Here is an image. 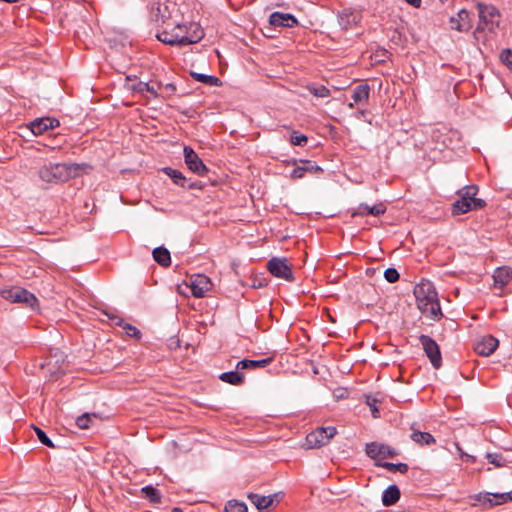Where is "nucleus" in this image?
Masks as SVG:
<instances>
[{
	"label": "nucleus",
	"mask_w": 512,
	"mask_h": 512,
	"mask_svg": "<svg viewBox=\"0 0 512 512\" xmlns=\"http://www.w3.org/2000/svg\"><path fill=\"white\" fill-rule=\"evenodd\" d=\"M414 296L416 298L419 310L427 317L436 320L442 316L438 293L429 280L423 279L414 288Z\"/></svg>",
	"instance_id": "nucleus-1"
},
{
	"label": "nucleus",
	"mask_w": 512,
	"mask_h": 512,
	"mask_svg": "<svg viewBox=\"0 0 512 512\" xmlns=\"http://www.w3.org/2000/svg\"><path fill=\"white\" fill-rule=\"evenodd\" d=\"M83 166H85V164L49 163L39 169L38 175L43 182L57 184L78 176Z\"/></svg>",
	"instance_id": "nucleus-2"
},
{
	"label": "nucleus",
	"mask_w": 512,
	"mask_h": 512,
	"mask_svg": "<svg viewBox=\"0 0 512 512\" xmlns=\"http://www.w3.org/2000/svg\"><path fill=\"white\" fill-rule=\"evenodd\" d=\"M479 23L476 27L475 33L488 29L492 31L494 27L499 24V11L492 5L478 3Z\"/></svg>",
	"instance_id": "nucleus-3"
},
{
	"label": "nucleus",
	"mask_w": 512,
	"mask_h": 512,
	"mask_svg": "<svg viewBox=\"0 0 512 512\" xmlns=\"http://www.w3.org/2000/svg\"><path fill=\"white\" fill-rule=\"evenodd\" d=\"M336 432V428L332 426L319 427L307 434L303 447L306 449L320 448L326 445Z\"/></svg>",
	"instance_id": "nucleus-4"
},
{
	"label": "nucleus",
	"mask_w": 512,
	"mask_h": 512,
	"mask_svg": "<svg viewBox=\"0 0 512 512\" xmlns=\"http://www.w3.org/2000/svg\"><path fill=\"white\" fill-rule=\"evenodd\" d=\"M0 295L3 299L11 303H24L31 308H34L38 303L34 294L21 287L1 289Z\"/></svg>",
	"instance_id": "nucleus-5"
},
{
	"label": "nucleus",
	"mask_w": 512,
	"mask_h": 512,
	"mask_svg": "<svg viewBox=\"0 0 512 512\" xmlns=\"http://www.w3.org/2000/svg\"><path fill=\"white\" fill-rule=\"evenodd\" d=\"M176 33L187 38L185 43H179V46H186L199 42L204 37V32L199 24L190 22L187 24H178L175 26Z\"/></svg>",
	"instance_id": "nucleus-6"
},
{
	"label": "nucleus",
	"mask_w": 512,
	"mask_h": 512,
	"mask_svg": "<svg viewBox=\"0 0 512 512\" xmlns=\"http://www.w3.org/2000/svg\"><path fill=\"white\" fill-rule=\"evenodd\" d=\"M267 269L274 277L284 279L288 282L295 280L291 266L285 258L273 257L268 261Z\"/></svg>",
	"instance_id": "nucleus-7"
},
{
	"label": "nucleus",
	"mask_w": 512,
	"mask_h": 512,
	"mask_svg": "<svg viewBox=\"0 0 512 512\" xmlns=\"http://www.w3.org/2000/svg\"><path fill=\"white\" fill-rule=\"evenodd\" d=\"M176 10V4L170 0H154L151 4L150 15L156 22H165Z\"/></svg>",
	"instance_id": "nucleus-8"
},
{
	"label": "nucleus",
	"mask_w": 512,
	"mask_h": 512,
	"mask_svg": "<svg viewBox=\"0 0 512 512\" xmlns=\"http://www.w3.org/2000/svg\"><path fill=\"white\" fill-rule=\"evenodd\" d=\"M419 341L432 366L435 369H439L442 365V357L437 342L430 336L424 334L420 335Z\"/></svg>",
	"instance_id": "nucleus-9"
},
{
	"label": "nucleus",
	"mask_w": 512,
	"mask_h": 512,
	"mask_svg": "<svg viewBox=\"0 0 512 512\" xmlns=\"http://www.w3.org/2000/svg\"><path fill=\"white\" fill-rule=\"evenodd\" d=\"M183 156L184 162L190 171L198 176H205L208 173L209 169L192 147L184 146Z\"/></svg>",
	"instance_id": "nucleus-10"
},
{
	"label": "nucleus",
	"mask_w": 512,
	"mask_h": 512,
	"mask_svg": "<svg viewBox=\"0 0 512 512\" xmlns=\"http://www.w3.org/2000/svg\"><path fill=\"white\" fill-rule=\"evenodd\" d=\"M474 498L485 507H494L512 501V490L505 493H479Z\"/></svg>",
	"instance_id": "nucleus-11"
},
{
	"label": "nucleus",
	"mask_w": 512,
	"mask_h": 512,
	"mask_svg": "<svg viewBox=\"0 0 512 512\" xmlns=\"http://www.w3.org/2000/svg\"><path fill=\"white\" fill-rule=\"evenodd\" d=\"M365 452L371 459H386L397 456V452L393 448L378 442L366 444Z\"/></svg>",
	"instance_id": "nucleus-12"
},
{
	"label": "nucleus",
	"mask_w": 512,
	"mask_h": 512,
	"mask_svg": "<svg viewBox=\"0 0 512 512\" xmlns=\"http://www.w3.org/2000/svg\"><path fill=\"white\" fill-rule=\"evenodd\" d=\"M450 28L459 32H468L472 28L470 13L466 9H461L457 16L449 19Z\"/></svg>",
	"instance_id": "nucleus-13"
},
{
	"label": "nucleus",
	"mask_w": 512,
	"mask_h": 512,
	"mask_svg": "<svg viewBox=\"0 0 512 512\" xmlns=\"http://www.w3.org/2000/svg\"><path fill=\"white\" fill-rule=\"evenodd\" d=\"M498 345L499 341L497 338L492 335H485L475 343L474 350L481 356H490L497 349Z\"/></svg>",
	"instance_id": "nucleus-14"
},
{
	"label": "nucleus",
	"mask_w": 512,
	"mask_h": 512,
	"mask_svg": "<svg viewBox=\"0 0 512 512\" xmlns=\"http://www.w3.org/2000/svg\"><path fill=\"white\" fill-rule=\"evenodd\" d=\"M60 125V122L56 118L42 117L36 118L30 122L29 127L34 135H41L49 129L56 128Z\"/></svg>",
	"instance_id": "nucleus-15"
},
{
	"label": "nucleus",
	"mask_w": 512,
	"mask_h": 512,
	"mask_svg": "<svg viewBox=\"0 0 512 512\" xmlns=\"http://www.w3.org/2000/svg\"><path fill=\"white\" fill-rule=\"evenodd\" d=\"M211 285V281L207 276L198 274L191 279V293L196 298H202L205 296V293L210 290Z\"/></svg>",
	"instance_id": "nucleus-16"
},
{
	"label": "nucleus",
	"mask_w": 512,
	"mask_h": 512,
	"mask_svg": "<svg viewBox=\"0 0 512 512\" xmlns=\"http://www.w3.org/2000/svg\"><path fill=\"white\" fill-rule=\"evenodd\" d=\"M269 24L273 27L292 28L298 25V21L290 13L273 12L269 17Z\"/></svg>",
	"instance_id": "nucleus-17"
},
{
	"label": "nucleus",
	"mask_w": 512,
	"mask_h": 512,
	"mask_svg": "<svg viewBox=\"0 0 512 512\" xmlns=\"http://www.w3.org/2000/svg\"><path fill=\"white\" fill-rule=\"evenodd\" d=\"M478 192V187L476 185H468L460 189L457 194L460 198H465V200L470 201L472 205H474V209H482L485 207L486 202L481 198H476V194Z\"/></svg>",
	"instance_id": "nucleus-18"
},
{
	"label": "nucleus",
	"mask_w": 512,
	"mask_h": 512,
	"mask_svg": "<svg viewBox=\"0 0 512 512\" xmlns=\"http://www.w3.org/2000/svg\"><path fill=\"white\" fill-rule=\"evenodd\" d=\"M361 20V15L357 11L343 10L338 15V22L342 29L347 30L356 26Z\"/></svg>",
	"instance_id": "nucleus-19"
},
{
	"label": "nucleus",
	"mask_w": 512,
	"mask_h": 512,
	"mask_svg": "<svg viewBox=\"0 0 512 512\" xmlns=\"http://www.w3.org/2000/svg\"><path fill=\"white\" fill-rule=\"evenodd\" d=\"M386 211V206L383 203H378L373 206H369L365 203H361L357 210L352 212V217L356 216H365V215H373L380 216L384 214Z\"/></svg>",
	"instance_id": "nucleus-20"
},
{
	"label": "nucleus",
	"mask_w": 512,
	"mask_h": 512,
	"mask_svg": "<svg viewBox=\"0 0 512 512\" xmlns=\"http://www.w3.org/2000/svg\"><path fill=\"white\" fill-rule=\"evenodd\" d=\"M273 361L272 357H267L260 360L243 359L236 364L237 370H254L258 368H264Z\"/></svg>",
	"instance_id": "nucleus-21"
},
{
	"label": "nucleus",
	"mask_w": 512,
	"mask_h": 512,
	"mask_svg": "<svg viewBox=\"0 0 512 512\" xmlns=\"http://www.w3.org/2000/svg\"><path fill=\"white\" fill-rule=\"evenodd\" d=\"M411 430L410 439L419 446H430L436 442L432 434L416 429L414 424L411 426Z\"/></svg>",
	"instance_id": "nucleus-22"
},
{
	"label": "nucleus",
	"mask_w": 512,
	"mask_h": 512,
	"mask_svg": "<svg viewBox=\"0 0 512 512\" xmlns=\"http://www.w3.org/2000/svg\"><path fill=\"white\" fill-rule=\"evenodd\" d=\"M157 38L164 44L173 46H179V43H185V40H187V38H183L182 35L176 33L175 27L171 31L164 30L159 32Z\"/></svg>",
	"instance_id": "nucleus-23"
},
{
	"label": "nucleus",
	"mask_w": 512,
	"mask_h": 512,
	"mask_svg": "<svg viewBox=\"0 0 512 512\" xmlns=\"http://www.w3.org/2000/svg\"><path fill=\"white\" fill-rule=\"evenodd\" d=\"M370 86L366 83L357 85L352 92V99L356 105H366L369 100Z\"/></svg>",
	"instance_id": "nucleus-24"
},
{
	"label": "nucleus",
	"mask_w": 512,
	"mask_h": 512,
	"mask_svg": "<svg viewBox=\"0 0 512 512\" xmlns=\"http://www.w3.org/2000/svg\"><path fill=\"white\" fill-rule=\"evenodd\" d=\"M493 279L495 287L502 288L512 279V268L506 266L497 268L494 271Z\"/></svg>",
	"instance_id": "nucleus-25"
},
{
	"label": "nucleus",
	"mask_w": 512,
	"mask_h": 512,
	"mask_svg": "<svg viewBox=\"0 0 512 512\" xmlns=\"http://www.w3.org/2000/svg\"><path fill=\"white\" fill-rule=\"evenodd\" d=\"M275 495L263 496L256 493H249L248 498L259 511L268 509L274 501Z\"/></svg>",
	"instance_id": "nucleus-26"
},
{
	"label": "nucleus",
	"mask_w": 512,
	"mask_h": 512,
	"mask_svg": "<svg viewBox=\"0 0 512 512\" xmlns=\"http://www.w3.org/2000/svg\"><path fill=\"white\" fill-rule=\"evenodd\" d=\"M219 379L225 383L241 386L245 383V376L239 370L223 372L219 375Z\"/></svg>",
	"instance_id": "nucleus-27"
},
{
	"label": "nucleus",
	"mask_w": 512,
	"mask_h": 512,
	"mask_svg": "<svg viewBox=\"0 0 512 512\" xmlns=\"http://www.w3.org/2000/svg\"><path fill=\"white\" fill-rule=\"evenodd\" d=\"M153 259L162 267H169L171 265V255L167 248L159 246L152 251Z\"/></svg>",
	"instance_id": "nucleus-28"
},
{
	"label": "nucleus",
	"mask_w": 512,
	"mask_h": 512,
	"mask_svg": "<svg viewBox=\"0 0 512 512\" xmlns=\"http://www.w3.org/2000/svg\"><path fill=\"white\" fill-rule=\"evenodd\" d=\"M400 498V490L396 485H390L386 488L382 495V502L385 506L395 504Z\"/></svg>",
	"instance_id": "nucleus-29"
},
{
	"label": "nucleus",
	"mask_w": 512,
	"mask_h": 512,
	"mask_svg": "<svg viewBox=\"0 0 512 512\" xmlns=\"http://www.w3.org/2000/svg\"><path fill=\"white\" fill-rule=\"evenodd\" d=\"M163 173H165L168 177L171 178L174 184L182 187L186 186L187 178L184 176L182 172L179 170L173 169L171 167H164L162 169Z\"/></svg>",
	"instance_id": "nucleus-30"
},
{
	"label": "nucleus",
	"mask_w": 512,
	"mask_h": 512,
	"mask_svg": "<svg viewBox=\"0 0 512 512\" xmlns=\"http://www.w3.org/2000/svg\"><path fill=\"white\" fill-rule=\"evenodd\" d=\"M474 205L470 201L465 200V198H459L452 205V214L453 215H461L465 214L469 211L475 210Z\"/></svg>",
	"instance_id": "nucleus-31"
},
{
	"label": "nucleus",
	"mask_w": 512,
	"mask_h": 512,
	"mask_svg": "<svg viewBox=\"0 0 512 512\" xmlns=\"http://www.w3.org/2000/svg\"><path fill=\"white\" fill-rule=\"evenodd\" d=\"M143 496L148 499L152 503H160L161 502V494L159 490L154 488L151 485L144 486L141 489Z\"/></svg>",
	"instance_id": "nucleus-32"
},
{
	"label": "nucleus",
	"mask_w": 512,
	"mask_h": 512,
	"mask_svg": "<svg viewBox=\"0 0 512 512\" xmlns=\"http://www.w3.org/2000/svg\"><path fill=\"white\" fill-rule=\"evenodd\" d=\"M298 162L303 165L305 173L318 174V173L323 172V169L313 161L304 160V159H300V160L293 159L291 161V163L294 165L297 164Z\"/></svg>",
	"instance_id": "nucleus-33"
},
{
	"label": "nucleus",
	"mask_w": 512,
	"mask_h": 512,
	"mask_svg": "<svg viewBox=\"0 0 512 512\" xmlns=\"http://www.w3.org/2000/svg\"><path fill=\"white\" fill-rule=\"evenodd\" d=\"M126 87L128 90H131L136 93L143 94L145 92V89H149V84L142 81H135L127 77L126 80Z\"/></svg>",
	"instance_id": "nucleus-34"
},
{
	"label": "nucleus",
	"mask_w": 512,
	"mask_h": 512,
	"mask_svg": "<svg viewBox=\"0 0 512 512\" xmlns=\"http://www.w3.org/2000/svg\"><path fill=\"white\" fill-rule=\"evenodd\" d=\"M191 76L195 80L205 83V84H208V85H211V86H218L220 84V80L216 76L206 75V74L196 73V72H192Z\"/></svg>",
	"instance_id": "nucleus-35"
},
{
	"label": "nucleus",
	"mask_w": 512,
	"mask_h": 512,
	"mask_svg": "<svg viewBox=\"0 0 512 512\" xmlns=\"http://www.w3.org/2000/svg\"><path fill=\"white\" fill-rule=\"evenodd\" d=\"M486 458L497 468L505 467L509 462L501 453H487Z\"/></svg>",
	"instance_id": "nucleus-36"
},
{
	"label": "nucleus",
	"mask_w": 512,
	"mask_h": 512,
	"mask_svg": "<svg viewBox=\"0 0 512 512\" xmlns=\"http://www.w3.org/2000/svg\"><path fill=\"white\" fill-rule=\"evenodd\" d=\"M381 467L387 469L390 472H400L402 474L406 473L409 469L406 463H390L384 462L380 464Z\"/></svg>",
	"instance_id": "nucleus-37"
},
{
	"label": "nucleus",
	"mask_w": 512,
	"mask_h": 512,
	"mask_svg": "<svg viewBox=\"0 0 512 512\" xmlns=\"http://www.w3.org/2000/svg\"><path fill=\"white\" fill-rule=\"evenodd\" d=\"M308 91L315 97H319V98H327L330 96V90L324 86V85H319V86H308Z\"/></svg>",
	"instance_id": "nucleus-38"
},
{
	"label": "nucleus",
	"mask_w": 512,
	"mask_h": 512,
	"mask_svg": "<svg viewBox=\"0 0 512 512\" xmlns=\"http://www.w3.org/2000/svg\"><path fill=\"white\" fill-rule=\"evenodd\" d=\"M225 512H247V506L243 502L231 500L225 506Z\"/></svg>",
	"instance_id": "nucleus-39"
},
{
	"label": "nucleus",
	"mask_w": 512,
	"mask_h": 512,
	"mask_svg": "<svg viewBox=\"0 0 512 512\" xmlns=\"http://www.w3.org/2000/svg\"><path fill=\"white\" fill-rule=\"evenodd\" d=\"M92 417L95 414L84 413L76 419V424L80 429H88L91 426Z\"/></svg>",
	"instance_id": "nucleus-40"
},
{
	"label": "nucleus",
	"mask_w": 512,
	"mask_h": 512,
	"mask_svg": "<svg viewBox=\"0 0 512 512\" xmlns=\"http://www.w3.org/2000/svg\"><path fill=\"white\" fill-rule=\"evenodd\" d=\"M35 433L37 435L38 440L45 446L49 448H54L55 445L51 441V439L47 436V434L40 428L34 426Z\"/></svg>",
	"instance_id": "nucleus-41"
},
{
	"label": "nucleus",
	"mask_w": 512,
	"mask_h": 512,
	"mask_svg": "<svg viewBox=\"0 0 512 512\" xmlns=\"http://www.w3.org/2000/svg\"><path fill=\"white\" fill-rule=\"evenodd\" d=\"M500 61L512 72V50L503 49L500 53Z\"/></svg>",
	"instance_id": "nucleus-42"
},
{
	"label": "nucleus",
	"mask_w": 512,
	"mask_h": 512,
	"mask_svg": "<svg viewBox=\"0 0 512 512\" xmlns=\"http://www.w3.org/2000/svg\"><path fill=\"white\" fill-rule=\"evenodd\" d=\"M290 142L292 145L295 146H305L308 142V138L304 134H297L296 132H294L291 135Z\"/></svg>",
	"instance_id": "nucleus-43"
},
{
	"label": "nucleus",
	"mask_w": 512,
	"mask_h": 512,
	"mask_svg": "<svg viewBox=\"0 0 512 512\" xmlns=\"http://www.w3.org/2000/svg\"><path fill=\"white\" fill-rule=\"evenodd\" d=\"M384 277L389 283H395L399 280V273L395 268H387L384 271Z\"/></svg>",
	"instance_id": "nucleus-44"
},
{
	"label": "nucleus",
	"mask_w": 512,
	"mask_h": 512,
	"mask_svg": "<svg viewBox=\"0 0 512 512\" xmlns=\"http://www.w3.org/2000/svg\"><path fill=\"white\" fill-rule=\"evenodd\" d=\"M122 327L124 328V330L128 336L135 337V338L141 337V332L135 326H133L129 323H125L123 321Z\"/></svg>",
	"instance_id": "nucleus-45"
},
{
	"label": "nucleus",
	"mask_w": 512,
	"mask_h": 512,
	"mask_svg": "<svg viewBox=\"0 0 512 512\" xmlns=\"http://www.w3.org/2000/svg\"><path fill=\"white\" fill-rule=\"evenodd\" d=\"M305 170H304V167L303 165L301 164L300 166H297L296 168H294L292 170V172L290 173V177L294 180L296 179H301L305 176Z\"/></svg>",
	"instance_id": "nucleus-46"
},
{
	"label": "nucleus",
	"mask_w": 512,
	"mask_h": 512,
	"mask_svg": "<svg viewBox=\"0 0 512 512\" xmlns=\"http://www.w3.org/2000/svg\"><path fill=\"white\" fill-rule=\"evenodd\" d=\"M376 403H377V400L376 399H372L370 400V398L367 399V405L370 407L371 409V412H372V416L374 418H378L380 417V412L376 406Z\"/></svg>",
	"instance_id": "nucleus-47"
},
{
	"label": "nucleus",
	"mask_w": 512,
	"mask_h": 512,
	"mask_svg": "<svg viewBox=\"0 0 512 512\" xmlns=\"http://www.w3.org/2000/svg\"><path fill=\"white\" fill-rule=\"evenodd\" d=\"M163 89H164V93H165L166 97H171L176 92V86L172 82L163 85Z\"/></svg>",
	"instance_id": "nucleus-48"
},
{
	"label": "nucleus",
	"mask_w": 512,
	"mask_h": 512,
	"mask_svg": "<svg viewBox=\"0 0 512 512\" xmlns=\"http://www.w3.org/2000/svg\"><path fill=\"white\" fill-rule=\"evenodd\" d=\"M182 188L187 190H193V189H201L202 185L199 181H192L187 179L186 186H182Z\"/></svg>",
	"instance_id": "nucleus-49"
},
{
	"label": "nucleus",
	"mask_w": 512,
	"mask_h": 512,
	"mask_svg": "<svg viewBox=\"0 0 512 512\" xmlns=\"http://www.w3.org/2000/svg\"><path fill=\"white\" fill-rule=\"evenodd\" d=\"M104 313H105V315H107V316H108V318H109L110 320L115 321L116 325H118V326H122V325H123V319L119 318V317H118L117 315H115L114 313H112V312H107V311H105Z\"/></svg>",
	"instance_id": "nucleus-50"
},
{
	"label": "nucleus",
	"mask_w": 512,
	"mask_h": 512,
	"mask_svg": "<svg viewBox=\"0 0 512 512\" xmlns=\"http://www.w3.org/2000/svg\"><path fill=\"white\" fill-rule=\"evenodd\" d=\"M455 445H456L457 450L460 452V457L462 460H468L469 458H471L470 455H468L467 453L462 451V449L458 443H456Z\"/></svg>",
	"instance_id": "nucleus-51"
},
{
	"label": "nucleus",
	"mask_w": 512,
	"mask_h": 512,
	"mask_svg": "<svg viewBox=\"0 0 512 512\" xmlns=\"http://www.w3.org/2000/svg\"><path fill=\"white\" fill-rule=\"evenodd\" d=\"M145 92H149L154 98L158 97L157 89L154 86L149 85V89H145Z\"/></svg>",
	"instance_id": "nucleus-52"
},
{
	"label": "nucleus",
	"mask_w": 512,
	"mask_h": 512,
	"mask_svg": "<svg viewBox=\"0 0 512 512\" xmlns=\"http://www.w3.org/2000/svg\"><path fill=\"white\" fill-rule=\"evenodd\" d=\"M409 5L414 8H419L421 6V0H405Z\"/></svg>",
	"instance_id": "nucleus-53"
},
{
	"label": "nucleus",
	"mask_w": 512,
	"mask_h": 512,
	"mask_svg": "<svg viewBox=\"0 0 512 512\" xmlns=\"http://www.w3.org/2000/svg\"><path fill=\"white\" fill-rule=\"evenodd\" d=\"M171 512H183V510L179 507H174Z\"/></svg>",
	"instance_id": "nucleus-54"
},
{
	"label": "nucleus",
	"mask_w": 512,
	"mask_h": 512,
	"mask_svg": "<svg viewBox=\"0 0 512 512\" xmlns=\"http://www.w3.org/2000/svg\"><path fill=\"white\" fill-rule=\"evenodd\" d=\"M355 105H356V104H355V103H354V101H353V102H350V103L348 104V107H349L350 109H352V108H354V106H355Z\"/></svg>",
	"instance_id": "nucleus-55"
},
{
	"label": "nucleus",
	"mask_w": 512,
	"mask_h": 512,
	"mask_svg": "<svg viewBox=\"0 0 512 512\" xmlns=\"http://www.w3.org/2000/svg\"><path fill=\"white\" fill-rule=\"evenodd\" d=\"M365 113H366V111H365V110H361V111H359V112H358V114H359V115H361V116H364V115H365Z\"/></svg>",
	"instance_id": "nucleus-56"
},
{
	"label": "nucleus",
	"mask_w": 512,
	"mask_h": 512,
	"mask_svg": "<svg viewBox=\"0 0 512 512\" xmlns=\"http://www.w3.org/2000/svg\"><path fill=\"white\" fill-rule=\"evenodd\" d=\"M439 1H440L441 3H444V2H446L447 0H439Z\"/></svg>",
	"instance_id": "nucleus-57"
}]
</instances>
